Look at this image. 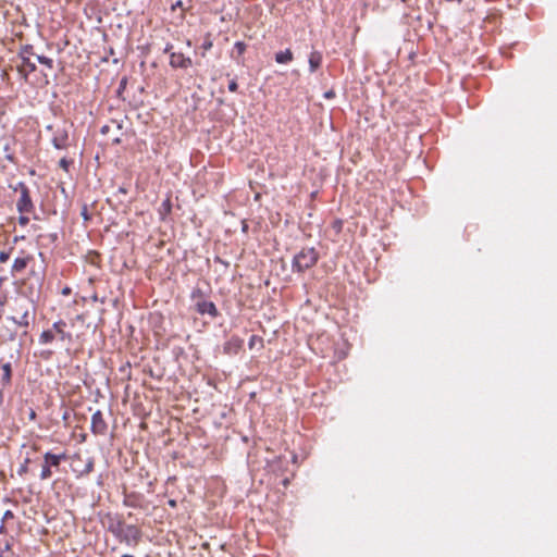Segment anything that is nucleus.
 <instances>
[{
  "instance_id": "nucleus-44",
  "label": "nucleus",
  "mask_w": 557,
  "mask_h": 557,
  "mask_svg": "<svg viewBox=\"0 0 557 557\" xmlns=\"http://www.w3.org/2000/svg\"><path fill=\"white\" fill-rule=\"evenodd\" d=\"M164 208H168V210H170V209H171V206H170V201H169V200L164 202Z\"/></svg>"
},
{
  "instance_id": "nucleus-17",
  "label": "nucleus",
  "mask_w": 557,
  "mask_h": 557,
  "mask_svg": "<svg viewBox=\"0 0 557 557\" xmlns=\"http://www.w3.org/2000/svg\"><path fill=\"white\" fill-rule=\"evenodd\" d=\"M55 338L52 330H45L39 336L40 344H49Z\"/></svg>"
},
{
  "instance_id": "nucleus-10",
  "label": "nucleus",
  "mask_w": 557,
  "mask_h": 557,
  "mask_svg": "<svg viewBox=\"0 0 557 557\" xmlns=\"http://www.w3.org/2000/svg\"><path fill=\"white\" fill-rule=\"evenodd\" d=\"M67 456L65 453H61V454H53L51 451H47L46 454H44V460L46 461V463H48V466H50L51 468H59V466L61 465V462L63 460H66Z\"/></svg>"
},
{
  "instance_id": "nucleus-25",
  "label": "nucleus",
  "mask_w": 557,
  "mask_h": 557,
  "mask_svg": "<svg viewBox=\"0 0 557 557\" xmlns=\"http://www.w3.org/2000/svg\"><path fill=\"white\" fill-rule=\"evenodd\" d=\"M81 215H82L83 220H84V221H86V222H87V221H89V220H91V215H90V214H89V212H88V207H87V205H84V206L82 207Z\"/></svg>"
},
{
  "instance_id": "nucleus-32",
  "label": "nucleus",
  "mask_w": 557,
  "mask_h": 557,
  "mask_svg": "<svg viewBox=\"0 0 557 557\" xmlns=\"http://www.w3.org/2000/svg\"><path fill=\"white\" fill-rule=\"evenodd\" d=\"M13 518H14V513L11 510H7L3 513L2 522H4L5 520H9V519H13Z\"/></svg>"
},
{
  "instance_id": "nucleus-30",
  "label": "nucleus",
  "mask_w": 557,
  "mask_h": 557,
  "mask_svg": "<svg viewBox=\"0 0 557 557\" xmlns=\"http://www.w3.org/2000/svg\"><path fill=\"white\" fill-rule=\"evenodd\" d=\"M10 252L9 251H0V263H4L9 260Z\"/></svg>"
},
{
  "instance_id": "nucleus-14",
  "label": "nucleus",
  "mask_w": 557,
  "mask_h": 557,
  "mask_svg": "<svg viewBox=\"0 0 557 557\" xmlns=\"http://www.w3.org/2000/svg\"><path fill=\"white\" fill-rule=\"evenodd\" d=\"M309 70L314 73L322 64V53L314 50L309 55Z\"/></svg>"
},
{
  "instance_id": "nucleus-45",
  "label": "nucleus",
  "mask_w": 557,
  "mask_h": 557,
  "mask_svg": "<svg viewBox=\"0 0 557 557\" xmlns=\"http://www.w3.org/2000/svg\"><path fill=\"white\" fill-rule=\"evenodd\" d=\"M164 208H168V210H170V209H171V206H170V201H169V200L164 202Z\"/></svg>"
},
{
  "instance_id": "nucleus-41",
  "label": "nucleus",
  "mask_w": 557,
  "mask_h": 557,
  "mask_svg": "<svg viewBox=\"0 0 557 557\" xmlns=\"http://www.w3.org/2000/svg\"><path fill=\"white\" fill-rule=\"evenodd\" d=\"M112 141H113V144H116V145H117V144H120V143H121V138L117 136V137L113 138V140H112Z\"/></svg>"
},
{
  "instance_id": "nucleus-22",
  "label": "nucleus",
  "mask_w": 557,
  "mask_h": 557,
  "mask_svg": "<svg viewBox=\"0 0 557 557\" xmlns=\"http://www.w3.org/2000/svg\"><path fill=\"white\" fill-rule=\"evenodd\" d=\"M36 59H37V61L40 64L47 66L48 69H52L53 67V60L52 59H50L48 57H45V55H38V54L36 55Z\"/></svg>"
},
{
  "instance_id": "nucleus-24",
  "label": "nucleus",
  "mask_w": 557,
  "mask_h": 557,
  "mask_svg": "<svg viewBox=\"0 0 557 557\" xmlns=\"http://www.w3.org/2000/svg\"><path fill=\"white\" fill-rule=\"evenodd\" d=\"M28 463H29V459H28V458H26V459L24 460V462H23V463L20 466V468L17 469V473H18L20 475H23V474H25V473L28 471Z\"/></svg>"
},
{
  "instance_id": "nucleus-31",
  "label": "nucleus",
  "mask_w": 557,
  "mask_h": 557,
  "mask_svg": "<svg viewBox=\"0 0 557 557\" xmlns=\"http://www.w3.org/2000/svg\"><path fill=\"white\" fill-rule=\"evenodd\" d=\"M238 89V84L235 79H232L228 84V90L232 91V92H235L237 91Z\"/></svg>"
},
{
  "instance_id": "nucleus-1",
  "label": "nucleus",
  "mask_w": 557,
  "mask_h": 557,
  "mask_svg": "<svg viewBox=\"0 0 557 557\" xmlns=\"http://www.w3.org/2000/svg\"><path fill=\"white\" fill-rule=\"evenodd\" d=\"M108 531L111 532L119 542L125 543L128 546H137L143 536V532L138 527L125 524L120 519H111Z\"/></svg>"
},
{
  "instance_id": "nucleus-19",
  "label": "nucleus",
  "mask_w": 557,
  "mask_h": 557,
  "mask_svg": "<svg viewBox=\"0 0 557 557\" xmlns=\"http://www.w3.org/2000/svg\"><path fill=\"white\" fill-rule=\"evenodd\" d=\"M32 55L36 57L37 54L34 52V47L32 45H25L21 47L18 52V58H30Z\"/></svg>"
},
{
  "instance_id": "nucleus-4",
  "label": "nucleus",
  "mask_w": 557,
  "mask_h": 557,
  "mask_svg": "<svg viewBox=\"0 0 557 557\" xmlns=\"http://www.w3.org/2000/svg\"><path fill=\"white\" fill-rule=\"evenodd\" d=\"M14 190H20L21 196L16 202V209L20 213H30L34 210V203L30 198L29 189L25 183L20 182Z\"/></svg>"
},
{
  "instance_id": "nucleus-2",
  "label": "nucleus",
  "mask_w": 557,
  "mask_h": 557,
  "mask_svg": "<svg viewBox=\"0 0 557 557\" xmlns=\"http://www.w3.org/2000/svg\"><path fill=\"white\" fill-rule=\"evenodd\" d=\"M11 309L14 314L8 317V320L21 327L27 329L30 320L35 317V308L32 302L25 298H15Z\"/></svg>"
},
{
  "instance_id": "nucleus-33",
  "label": "nucleus",
  "mask_w": 557,
  "mask_h": 557,
  "mask_svg": "<svg viewBox=\"0 0 557 557\" xmlns=\"http://www.w3.org/2000/svg\"><path fill=\"white\" fill-rule=\"evenodd\" d=\"M110 128H111V126H110V125H103V126L100 128V133H101L102 135H107V134H109Z\"/></svg>"
},
{
  "instance_id": "nucleus-6",
  "label": "nucleus",
  "mask_w": 557,
  "mask_h": 557,
  "mask_svg": "<svg viewBox=\"0 0 557 557\" xmlns=\"http://www.w3.org/2000/svg\"><path fill=\"white\" fill-rule=\"evenodd\" d=\"M90 430L95 435H104L107 433L108 425L100 410L92 413Z\"/></svg>"
},
{
  "instance_id": "nucleus-47",
  "label": "nucleus",
  "mask_w": 557,
  "mask_h": 557,
  "mask_svg": "<svg viewBox=\"0 0 557 557\" xmlns=\"http://www.w3.org/2000/svg\"><path fill=\"white\" fill-rule=\"evenodd\" d=\"M112 123L116 125L117 129H121L122 126L120 123H116L115 121H112Z\"/></svg>"
},
{
  "instance_id": "nucleus-48",
  "label": "nucleus",
  "mask_w": 557,
  "mask_h": 557,
  "mask_svg": "<svg viewBox=\"0 0 557 557\" xmlns=\"http://www.w3.org/2000/svg\"><path fill=\"white\" fill-rule=\"evenodd\" d=\"M121 557H134L133 555H129V554H124L122 555Z\"/></svg>"
},
{
  "instance_id": "nucleus-23",
  "label": "nucleus",
  "mask_w": 557,
  "mask_h": 557,
  "mask_svg": "<svg viewBox=\"0 0 557 557\" xmlns=\"http://www.w3.org/2000/svg\"><path fill=\"white\" fill-rule=\"evenodd\" d=\"M212 46H213V42L210 38V35L208 34L201 44V48L203 49V51H209L212 48Z\"/></svg>"
},
{
  "instance_id": "nucleus-43",
  "label": "nucleus",
  "mask_w": 557,
  "mask_h": 557,
  "mask_svg": "<svg viewBox=\"0 0 557 557\" xmlns=\"http://www.w3.org/2000/svg\"><path fill=\"white\" fill-rule=\"evenodd\" d=\"M169 505L171 507H175L176 506V502L174 499H171V500H169Z\"/></svg>"
},
{
  "instance_id": "nucleus-8",
  "label": "nucleus",
  "mask_w": 557,
  "mask_h": 557,
  "mask_svg": "<svg viewBox=\"0 0 557 557\" xmlns=\"http://www.w3.org/2000/svg\"><path fill=\"white\" fill-rule=\"evenodd\" d=\"M195 307L199 314H209L211 318L219 315V311L212 301L199 300L196 302Z\"/></svg>"
},
{
  "instance_id": "nucleus-46",
  "label": "nucleus",
  "mask_w": 557,
  "mask_h": 557,
  "mask_svg": "<svg viewBox=\"0 0 557 557\" xmlns=\"http://www.w3.org/2000/svg\"><path fill=\"white\" fill-rule=\"evenodd\" d=\"M35 417H36V413H35V411H34V410H32V411H30V413H29V418H30V419H35Z\"/></svg>"
},
{
  "instance_id": "nucleus-37",
  "label": "nucleus",
  "mask_w": 557,
  "mask_h": 557,
  "mask_svg": "<svg viewBox=\"0 0 557 557\" xmlns=\"http://www.w3.org/2000/svg\"><path fill=\"white\" fill-rule=\"evenodd\" d=\"M125 85H126V78H123L121 81V83H120V88L119 89L121 90V89L125 88Z\"/></svg>"
},
{
  "instance_id": "nucleus-15",
  "label": "nucleus",
  "mask_w": 557,
  "mask_h": 557,
  "mask_svg": "<svg viewBox=\"0 0 557 557\" xmlns=\"http://www.w3.org/2000/svg\"><path fill=\"white\" fill-rule=\"evenodd\" d=\"M293 52L290 49H286L284 51H278L275 53V61L280 64H286L293 60Z\"/></svg>"
},
{
  "instance_id": "nucleus-12",
  "label": "nucleus",
  "mask_w": 557,
  "mask_h": 557,
  "mask_svg": "<svg viewBox=\"0 0 557 557\" xmlns=\"http://www.w3.org/2000/svg\"><path fill=\"white\" fill-rule=\"evenodd\" d=\"M242 339H239L238 337H232L228 342L225 343L224 352L228 355H235L242 348Z\"/></svg>"
},
{
  "instance_id": "nucleus-29",
  "label": "nucleus",
  "mask_w": 557,
  "mask_h": 557,
  "mask_svg": "<svg viewBox=\"0 0 557 557\" xmlns=\"http://www.w3.org/2000/svg\"><path fill=\"white\" fill-rule=\"evenodd\" d=\"M25 213H21L20 218H18V223L22 225V226H25L28 224L29 222V218L24 215Z\"/></svg>"
},
{
  "instance_id": "nucleus-3",
  "label": "nucleus",
  "mask_w": 557,
  "mask_h": 557,
  "mask_svg": "<svg viewBox=\"0 0 557 557\" xmlns=\"http://www.w3.org/2000/svg\"><path fill=\"white\" fill-rule=\"evenodd\" d=\"M319 260V253L314 248H302L293 259V271L302 273L312 268Z\"/></svg>"
},
{
  "instance_id": "nucleus-7",
  "label": "nucleus",
  "mask_w": 557,
  "mask_h": 557,
  "mask_svg": "<svg viewBox=\"0 0 557 557\" xmlns=\"http://www.w3.org/2000/svg\"><path fill=\"white\" fill-rule=\"evenodd\" d=\"M191 59L181 52H171L170 65L174 69H188L191 66Z\"/></svg>"
},
{
  "instance_id": "nucleus-9",
  "label": "nucleus",
  "mask_w": 557,
  "mask_h": 557,
  "mask_svg": "<svg viewBox=\"0 0 557 557\" xmlns=\"http://www.w3.org/2000/svg\"><path fill=\"white\" fill-rule=\"evenodd\" d=\"M21 64L17 65L18 74L27 81L28 75L36 71V64L30 60V58H20Z\"/></svg>"
},
{
  "instance_id": "nucleus-34",
  "label": "nucleus",
  "mask_w": 557,
  "mask_h": 557,
  "mask_svg": "<svg viewBox=\"0 0 557 557\" xmlns=\"http://www.w3.org/2000/svg\"><path fill=\"white\" fill-rule=\"evenodd\" d=\"M46 237H48L51 243H54L58 239V235L55 233L49 234Z\"/></svg>"
},
{
  "instance_id": "nucleus-35",
  "label": "nucleus",
  "mask_w": 557,
  "mask_h": 557,
  "mask_svg": "<svg viewBox=\"0 0 557 557\" xmlns=\"http://www.w3.org/2000/svg\"><path fill=\"white\" fill-rule=\"evenodd\" d=\"M70 294H71V288L70 287L66 286V287H64L62 289V295H70Z\"/></svg>"
},
{
  "instance_id": "nucleus-13",
  "label": "nucleus",
  "mask_w": 557,
  "mask_h": 557,
  "mask_svg": "<svg viewBox=\"0 0 557 557\" xmlns=\"http://www.w3.org/2000/svg\"><path fill=\"white\" fill-rule=\"evenodd\" d=\"M32 260L30 256L16 258L12 264V275L23 272Z\"/></svg>"
},
{
  "instance_id": "nucleus-50",
  "label": "nucleus",
  "mask_w": 557,
  "mask_h": 557,
  "mask_svg": "<svg viewBox=\"0 0 557 557\" xmlns=\"http://www.w3.org/2000/svg\"><path fill=\"white\" fill-rule=\"evenodd\" d=\"M2 403V393L0 392V404Z\"/></svg>"
},
{
  "instance_id": "nucleus-39",
  "label": "nucleus",
  "mask_w": 557,
  "mask_h": 557,
  "mask_svg": "<svg viewBox=\"0 0 557 557\" xmlns=\"http://www.w3.org/2000/svg\"><path fill=\"white\" fill-rule=\"evenodd\" d=\"M325 98H332L334 96V92L333 91H327L325 92Z\"/></svg>"
},
{
  "instance_id": "nucleus-40",
  "label": "nucleus",
  "mask_w": 557,
  "mask_h": 557,
  "mask_svg": "<svg viewBox=\"0 0 557 557\" xmlns=\"http://www.w3.org/2000/svg\"><path fill=\"white\" fill-rule=\"evenodd\" d=\"M0 533H5L4 522L0 524Z\"/></svg>"
},
{
  "instance_id": "nucleus-38",
  "label": "nucleus",
  "mask_w": 557,
  "mask_h": 557,
  "mask_svg": "<svg viewBox=\"0 0 557 557\" xmlns=\"http://www.w3.org/2000/svg\"><path fill=\"white\" fill-rule=\"evenodd\" d=\"M201 292L200 289H197V290H194L193 294H191V297L195 299L197 295H200Z\"/></svg>"
},
{
  "instance_id": "nucleus-18",
  "label": "nucleus",
  "mask_w": 557,
  "mask_h": 557,
  "mask_svg": "<svg viewBox=\"0 0 557 557\" xmlns=\"http://www.w3.org/2000/svg\"><path fill=\"white\" fill-rule=\"evenodd\" d=\"M2 371H3L2 384L3 385H9L10 382H11V375H12L11 364L10 363L3 364L2 366Z\"/></svg>"
},
{
  "instance_id": "nucleus-20",
  "label": "nucleus",
  "mask_w": 557,
  "mask_h": 557,
  "mask_svg": "<svg viewBox=\"0 0 557 557\" xmlns=\"http://www.w3.org/2000/svg\"><path fill=\"white\" fill-rule=\"evenodd\" d=\"M92 470H94V460H92V458H88L86 460L84 467L82 469L77 470V472L79 473V475H87ZM74 471H76V469H74Z\"/></svg>"
},
{
  "instance_id": "nucleus-28",
  "label": "nucleus",
  "mask_w": 557,
  "mask_h": 557,
  "mask_svg": "<svg viewBox=\"0 0 557 557\" xmlns=\"http://www.w3.org/2000/svg\"><path fill=\"white\" fill-rule=\"evenodd\" d=\"M70 164H71V161L67 160L66 158H62L60 161H59V165L61 169H63L64 171H69V168H70Z\"/></svg>"
},
{
  "instance_id": "nucleus-21",
  "label": "nucleus",
  "mask_w": 557,
  "mask_h": 557,
  "mask_svg": "<svg viewBox=\"0 0 557 557\" xmlns=\"http://www.w3.org/2000/svg\"><path fill=\"white\" fill-rule=\"evenodd\" d=\"M52 468L50 466H48V463H46V461L44 460L42 462V467H41V472H40V480L42 481H46L48 479H50L52 476Z\"/></svg>"
},
{
  "instance_id": "nucleus-49",
  "label": "nucleus",
  "mask_w": 557,
  "mask_h": 557,
  "mask_svg": "<svg viewBox=\"0 0 557 557\" xmlns=\"http://www.w3.org/2000/svg\"><path fill=\"white\" fill-rule=\"evenodd\" d=\"M10 548H11L10 544H9V543H7V545H5V549H7V550H9Z\"/></svg>"
},
{
  "instance_id": "nucleus-26",
  "label": "nucleus",
  "mask_w": 557,
  "mask_h": 557,
  "mask_svg": "<svg viewBox=\"0 0 557 557\" xmlns=\"http://www.w3.org/2000/svg\"><path fill=\"white\" fill-rule=\"evenodd\" d=\"M3 150L5 152V159L10 162H14V156L10 152V144H5L3 147Z\"/></svg>"
},
{
  "instance_id": "nucleus-5",
  "label": "nucleus",
  "mask_w": 557,
  "mask_h": 557,
  "mask_svg": "<svg viewBox=\"0 0 557 557\" xmlns=\"http://www.w3.org/2000/svg\"><path fill=\"white\" fill-rule=\"evenodd\" d=\"M51 143L55 149H66L69 146V126L64 123L53 129Z\"/></svg>"
},
{
  "instance_id": "nucleus-27",
  "label": "nucleus",
  "mask_w": 557,
  "mask_h": 557,
  "mask_svg": "<svg viewBox=\"0 0 557 557\" xmlns=\"http://www.w3.org/2000/svg\"><path fill=\"white\" fill-rule=\"evenodd\" d=\"M257 342H258V343H260V344H262V338H261V337H259V336H257V335H252V336L249 338V343H248L249 348H250V349H252V348H253V346H255V344H256Z\"/></svg>"
},
{
  "instance_id": "nucleus-36",
  "label": "nucleus",
  "mask_w": 557,
  "mask_h": 557,
  "mask_svg": "<svg viewBox=\"0 0 557 557\" xmlns=\"http://www.w3.org/2000/svg\"><path fill=\"white\" fill-rule=\"evenodd\" d=\"M171 49H172V45L168 44L166 47L164 48V52L171 54Z\"/></svg>"
},
{
  "instance_id": "nucleus-11",
  "label": "nucleus",
  "mask_w": 557,
  "mask_h": 557,
  "mask_svg": "<svg viewBox=\"0 0 557 557\" xmlns=\"http://www.w3.org/2000/svg\"><path fill=\"white\" fill-rule=\"evenodd\" d=\"M66 323L63 320H59L52 324V331L57 334L61 341L71 339V334L65 332Z\"/></svg>"
},
{
  "instance_id": "nucleus-16",
  "label": "nucleus",
  "mask_w": 557,
  "mask_h": 557,
  "mask_svg": "<svg viewBox=\"0 0 557 557\" xmlns=\"http://www.w3.org/2000/svg\"><path fill=\"white\" fill-rule=\"evenodd\" d=\"M246 51V44L243 42V41H236L234 44V48H233V53H232V57L237 61L239 62V57H242L244 54V52Z\"/></svg>"
},
{
  "instance_id": "nucleus-42",
  "label": "nucleus",
  "mask_w": 557,
  "mask_h": 557,
  "mask_svg": "<svg viewBox=\"0 0 557 557\" xmlns=\"http://www.w3.org/2000/svg\"><path fill=\"white\" fill-rule=\"evenodd\" d=\"M215 261H216V262H220V263H222V264L227 265V263H226V262H224V261H223L221 258H219V257H216V258H215Z\"/></svg>"
}]
</instances>
